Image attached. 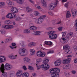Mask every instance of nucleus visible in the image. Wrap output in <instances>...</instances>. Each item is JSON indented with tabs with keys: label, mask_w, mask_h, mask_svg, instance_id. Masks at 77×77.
I'll list each match as a JSON object with an SVG mask.
<instances>
[{
	"label": "nucleus",
	"mask_w": 77,
	"mask_h": 77,
	"mask_svg": "<svg viewBox=\"0 0 77 77\" xmlns=\"http://www.w3.org/2000/svg\"><path fill=\"white\" fill-rule=\"evenodd\" d=\"M36 66L37 69L38 70L40 68H42L43 71H46V70H48L50 68V66L47 63H43L39 66L37 65Z\"/></svg>",
	"instance_id": "1"
},
{
	"label": "nucleus",
	"mask_w": 77,
	"mask_h": 77,
	"mask_svg": "<svg viewBox=\"0 0 77 77\" xmlns=\"http://www.w3.org/2000/svg\"><path fill=\"white\" fill-rule=\"evenodd\" d=\"M18 53L20 56H24L27 55L29 53V52L26 50V48H22L19 49Z\"/></svg>",
	"instance_id": "2"
},
{
	"label": "nucleus",
	"mask_w": 77,
	"mask_h": 77,
	"mask_svg": "<svg viewBox=\"0 0 77 77\" xmlns=\"http://www.w3.org/2000/svg\"><path fill=\"white\" fill-rule=\"evenodd\" d=\"M56 33L54 31H51L48 32V35L49 36V38L51 39H55L57 38V35L56 34H54Z\"/></svg>",
	"instance_id": "3"
},
{
	"label": "nucleus",
	"mask_w": 77,
	"mask_h": 77,
	"mask_svg": "<svg viewBox=\"0 0 77 77\" xmlns=\"http://www.w3.org/2000/svg\"><path fill=\"white\" fill-rule=\"evenodd\" d=\"M62 36L61 39L60 40V42L62 44H65V43H67L68 42V40L67 39L65 38V36L66 35V32L64 31V32L61 33Z\"/></svg>",
	"instance_id": "4"
},
{
	"label": "nucleus",
	"mask_w": 77,
	"mask_h": 77,
	"mask_svg": "<svg viewBox=\"0 0 77 77\" xmlns=\"http://www.w3.org/2000/svg\"><path fill=\"white\" fill-rule=\"evenodd\" d=\"M58 3H59L58 0H55V3H54V2H51L49 6V9L50 10H53V9H54V7L57 5Z\"/></svg>",
	"instance_id": "5"
},
{
	"label": "nucleus",
	"mask_w": 77,
	"mask_h": 77,
	"mask_svg": "<svg viewBox=\"0 0 77 77\" xmlns=\"http://www.w3.org/2000/svg\"><path fill=\"white\" fill-rule=\"evenodd\" d=\"M46 17V16L43 15L41 16L39 18L36 19L35 20V22L36 24H41L44 21V18Z\"/></svg>",
	"instance_id": "6"
},
{
	"label": "nucleus",
	"mask_w": 77,
	"mask_h": 77,
	"mask_svg": "<svg viewBox=\"0 0 77 77\" xmlns=\"http://www.w3.org/2000/svg\"><path fill=\"white\" fill-rule=\"evenodd\" d=\"M54 68L51 69H50L49 71L50 73L52 74L51 75V77H59V75L58 73L55 72Z\"/></svg>",
	"instance_id": "7"
},
{
	"label": "nucleus",
	"mask_w": 77,
	"mask_h": 77,
	"mask_svg": "<svg viewBox=\"0 0 77 77\" xmlns=\"http://www.w3.org/2000/svg\"><path fill=\"white\" fill-rule=\"evenodd\" d=\"M2 65H3V69H5H5H6V70H10V69L12 68L11 65L8 63H6L4 66V64H2L1 65V66L0 65V68L1 67H2Z\"/></svg>",
	"instance_id": "8"
},
{
	"label": "nucleus",
	"mask_w": 77,
	"mask_h": 77,
	"mask_svg": "<svg viewBox=\"0 0 77 77\" xmlns=\"http://www.w3.org/2000/svg\"><path fill=\"white\" fill-rule=\"evenodd\" d=\"M69 48H70V46L69 45H66L63 46V50H66L65 51L66 54H70L72 53L71 51L69 50Z\"/></svg>",
	"instance_id": "9"
},
{
	"label": "nucleus",
	"mask_w": 77,
	"mask_h": 77,
	"mask_svg": "<svg viewBox=\"0 0 77 77\" xmlns=\"http://www.w3.org/2000/svg\"><path fill=\"white\" fill-rule=\"evenodd\" d=\"M0 70L2 73L1 75V77H8V74L6 72H5V69H3V65H2V67H0Z\"/></svg>",
	"instance_id": "10"
},
{
	"label": "nucleus",
	"mask_w": 77,
	"mask_h": 77,
	"mask_svg": "<svg viewBox=\"0 0 77 77\" xmlns=\"http://www.w3.org/2000/svg\"><path fill=\"white\" fill-rule=\"evenodd\" d=\"M37 56L38 57H44L45 56L46 54L45 52H42L41 51H38L36 53Z\"/></svg>",
	"instance_id": "11"
},
{
	"label": "nucleus",
	"mask_w": 77,
	"mask_h": 77,
	"mask_svg": "<svg viewBox=\"0 0 77 77\" xmlns=\"http://www.w3.org/2000/svg\"><path fill=\"white\" fill-rule=\"evenodd\" d=\"M73 32H70L66 35L65 38L66 39L68 40V41H69V39H71L72 38V37L73 36Z\"/></svg>",
	"instance_id": "12"
},
{
	"label": "nucleus",
	"mask_w": 77,
	"mask_h": 77,
	"mask_svg": "<svg viewBox=\"0 0 77 77\" xmlns=\"http://www.w3.org/2000/svg\"><path fill=\"white\" fill-rule=\"evenodd\" d=\"M2 28L8 30V29H11L14 28V26L10 25H4L2 26Z\"/></svg>",
	"instance_id": "13"
},
{
	"label": "nucleus",
	"mask_w": 77,
	"mask_h": 77,
	"mask_svg": "<svg viewBox=\"0 0 77 77\" xmlns=\"http://www.w3.org/2000/svg\"><path fill=\"white\" fill-rule=\"evenodd\" d=\"M71 11L72 12V17L73 18H75V17L77 15V10L72 9Z\"/></svg>",
	"instance_id": "14"
},
{
	"label": "nucleus",
	"mask_w": 77,
	"mask_h": 77,
	"mask_svg": "<svg viewBox=\"0 0 77 77\" xmlns=\"http://www.w3.org/2000/svg\"><path fill=\"white\" fill-rule=\"evenodd\" d=\"M70 62H71V59L68 58L63 60L62 61V63L63 64H68Z\"/></svg>",
	"instance_id": "15"
},
{
	"label": "nucleus",
	"mask_w": 77,
	"mask_h": 77,
	"mask_svg": "<svg viewBox=\"0 0 77 77\" xmlns=\"http://www.w3.org/2000/svg\"><path fill=\"white\" fill-rule=\"evenodd\" d=\"M6 60V58L5 56L3 55H0V63L4 62Z\"/></svg>",
	"instance_id": "16"
},
{
	"label": "nucleus",
	"mask_w": 77,
	"mask_h": 77,
	"mask_svg": "<svg viewBox=\"0 0 77 77\" xmlns=\"http://www.w3.org/2000/svg\"><path fill=\"white\" fill-rule=\"evenodd\" d=\"M23 60L24 63H27V62H30L31 60L27 57H24L23 59Z\"/></svg>",
	"instance_id": "17"
},
{
	"label": "nucleus",
	"mask_w": 77,
	"mask_h": 77,
	"mask_svg": "<svg viewBox=\"0 0 77 77\" xmlns=\"http://www.w3.org/2000/svg\"><path fill=\"white\" fill-rule=\"evenodd\" d=\"M10 11L11 12H14V13H18V9L15 7L12 8Z\"/></svg>",
	"instance_id": "18"
},
{
	"label": "nucleus",
	"mask_w": 77,
	"mask_h": 77,
	"mask_svg": "<svg viewBox=\"0 0 77 77\" xmlns=\"http://www.w3.org/2000/svg\"><path fill=\"white\" fill-rule=\"evenodd\" d=\"M62 61L59 60H56L54 62V64L55 66H59V65H60Z\"/></svg>",
	"instance_id": "19"
},
{
	"label": "nucleus",
	"mask_w": 77,
	"mask_h": 77,
	"mask_svg": "<svg viewBox=\"0 0 77 77\" xmlns=\"http://www.w3.org/2000/svg\"><path fill=\"white\" fill-rule=\"evenodd\" d=\"M9 77H15L16 73L14 71H11L9 74Z\"/></svg>",
	"instance_id": "20"
},
{
	"label": "nucleus",
	"mask_w": 77,
	"mask_h": 77,
	"mask_svg": "<svg viewBox=\"0 0 77 77\" xmlns=\"http://www.w3.org/2000/svg\"><path fill=\"white\" fill-rule=\"evenodd\" d=\"M22 71L19 70H18L16 73V76L17 77H21L22 76Z\"/></svg>",
	"instance_id": "21"
},
{
	"label": "nucleus",
	"mask_w": 77,
	"mask_h": 77,
	"mask_svg": "<svg viewBox=\"0 0 77 77\" xmlns=\"http://www.w3.org/2000/svg\"><path fill=\"white\" fill-rule=\"evenodd\" d=\"M7 3L8 4V6H9L10 7H11V6H13L14 5V3L13 2L10 1H7Z\"/></svg>",
	"instance_id": "22"
},
{
	"label": "nucleus",
	"mask_w": 77,
	"mask_h": 77,
	"mask_svg": "<svg viewBox=\"0 0 77 77\" xmlns=\"http://www.w3.org/2000/svg\"><path fill=\"white\" fill-rule=\"evenodd\" d=\"M42 58H37L36 59V65H39L41 62H42Z\"/></svg>",
	"instance_id": "23"
},
{
	"label": "nucleus",
	"mask_w": 77,
	"mask_h": 77,
	"mask_svg": "<svg viewBox=\"0 0 77 77\" xmlns=\"http://www.w3.org/2000/svg\"><path fill=\"white\" fill-rule=\"evenodd\" d=\"M29 75H30L29 73L27 72H24L22 74V77H29Z\"/></svg>",
	"instance_id": "24"
},
{
	"label": "nucleus",
	"mask_w": 77,
	"mask_h": 77,
	"mask_svg": "<svg viewBox=\"0 0 77 77\" xmlns=\"http://www.w3.org/2000/svg\"><path fill=\"white\" fill-rule=\"evenodd\" d=\"M4 23L5 24H12V22L10 20H7L4 21Z\"/></svg>",
	"instance_id": "25"
},
{
	"label": "nucleus",
	"mask_w": 77,
	"mask_h": 77,
	"mask_svg": "<svg viewBox=\"0 0 77 77\" xmlns=\"http://www.w3.org/2000/svg\"><path fill=\"white\" fill-rule=\"evenodd\" d=\"M35 50L33 49H30V55L31 56H34L35 54Z\"/></svg>",
	"instance_id": "26"
},
{
	"label": "nucleus",
	"mask_w": 77,
	"mask_h": 77,
	"mask_svg": "<svg viewBox=\"0 0 77 77\" xmlns=\"http://www.w3.org/2000/svg\"><path fill=\"white\" fill-rule=\"evenodd\" d=\"M13 1H16L18 4H23L24 2V0H12Z\"/></svg>",
	"instance_id": "27"
},
{
	"label": "nucleus",
	"mask_w": 77,
	"mask_h": 77,
	"mask_svg": "<svg viewBox=\"0 0 77 77\" xmlns=\"http://www.w3.org/2000/svg\"><path fill=\"white\" fill-rule=\"evenodd\" d=\"M42 6H44V7H45V8H46L47 6V4H46V2H45V0H42Z\"/></svg>",
	"instance_id": "28"
},
{
	"label": "nucleus",
	"mask_w": 77,
	"mask_h": 77,
	"mask_svg": "<svg viewBox=\"0 0 77 77\" xmlns=\"http://www.w3.org/2000/svg\"><path fill=\"white\" fill-rule=\"evenodd\" d=\"M29 29L31 30H36L37 29V28L35 26H32L30 27Z\"/></svg>",
	"instance_id": "29"
},
{
	"label": "nucleus",
	"mask_w": 77,
	"mask_h": 77,
	"mask_svg": "<svg viewBox=\"0 0 77 77\" xmlns=\"http://www.w3.org/2000/svg\"><path fill=\"white\" fill-rule=\"evenodd\" d=\"M5 5H6V4L4 2H0V8H3V6H5Z\"/></svg>",
	"instance_id": "30"
},
{
	"label": "nucleus",
	"mask_w": 77,
	"mask_h": 77,
	"mask_svg": "<svg viewBox=\"0 0 77 77\" xmlns=\"http://www.w3.org/2000/svg\"><path fill=\"white\" fill-rule=\"evenodd\" d=\"M49 52L47 53V54H53L54 53V50L52 49H50L48 50Z\"/></svg>",
	"instance_id": "31"
},
{
	"label": "nucleus",
	"mask_w": 77,
	"mask_h": 77,
	"mask_svg": "<svg viewBox=\"0 0 77 77\" xmlns=\"http://www.w3.org/2000/svg\"><path fill=\"white\" fill-rule=\"evenodd\" d=\"M42 32L41 31H34V34L35 35H39L41 34Z\"/></svg>",
	"instance_id": "32"
},
{
	"label": "nucleus",
	"mask_w": 77,
	"mask_h": 77,
	"mask_svg": "<svg viewBox=\"0 0 77 77\" xmlns=\"http://www.w3.org/2000/svg\"><path fill=\"white\" fill-rule=\"evenodd\" d=\"M0 32L2 35H5L6 33V30L2 29L0 30Z\"/></svg>",
	"instance_id": "33"
},
{
	"label": "nucleus",
	"mask_w": 77,
	"mask_h": 77,
	"mask_svg": "<svg viewBox=\"0 0 77 77\" xmlns=\"http://www.w3.org/2000/svg\"><path fill=\"white\" fill-rule=\"evenodd\" d=\"M11 19L14 18L16 17V14L14 13H11Z\"/></svg>",
	"instance_id": "34"
},
{
	"label": "nucleus",
	"mask_w": 77,
	"mask_h": 77,
	"mask_svg": "<svg viewBox=\"0 0 77 77\" xmlns=\"http://www.w3.org/2000/svg\"><path fill=\"white\" fill-rule=\"evenodd\" d=\"M11 41L12 38H11V37L7 38L5 39V41L6 43L7 42H11Z\"/></svg>",
	"instance_id": "35"
},
{
	"label": "nucleus",
	"mask_w": 77,
	"mask_h": 77,
	"mask_svg": "<svg viewBox=\"0 0 77 77\" xmlns=\"http://www.w3.org/2000/svg\"><path fill=\"white\" fill-rule=\"evenodd\" d=\"M26 10L27 12H32L33 10L32 9V8H29V7H27L26 8Z\"/></svg>",
	"instance_id": "36"
},
{
	"label": "nucleus",
	"mask_w": 77,
	"mask_h": 77,
	"mask_svg": "<svg viewBox=\"0 0 77 77\" xmlns=\"http://www.w3.org/2000/svg\"><path fill=\"white\" fill-rule=\"evenodd\" d=\"M55 72L59 74V72H60V69L57 68H55Z\"/></svg>",
	"instance_id": "37"
},
{
	"label": "nucleus",
	"mask_w": 77,
	"mask_h": 77,
	"mask_svg": "<svg viewBox=\"0 0 77 77\" xmlns=\"http://www.w3.org/2000/svg\"><path fill=\"white\" fill-rule=\"evenodd\" d=\"M64 74H65V76L66 77H69V75H70V73L66 71H65L64 72Z\"/></svg>",
	"instance_id": "38"
},
{
	"label": "nucleus",
	"mask_w": 77,
	"mask_h": 77,
	"mask_svg": "<svg viewBox=\"0 0 77 77\" xmlns=\"http://www.w3.org/2000/svg\"><path fill=\"white\" fill-rule=\"evenodd\" d=\"M71 17V14L69 11H68L66 14V18H69Z\"/></svg>",
	"instance_id": "39"
},
{
	"label": "nucleus",
	"mask_w": 77,
	"mask_h": 77,
	"mask_svg": "<svg viewBox=\"0 0 77 77\" xmlns=\"http://www.w3.org/2000/svg\"><path fill=\"white\" fill-rule=\"evenodd\" d=\"M21 19V17L20 16H17V17L15 18V20L16 21H20Z\"/></svg>",
	"instance_id": "40"
},
{
	"label": "nucleus",
	"mask_w": 77,
	"mask_h": 77,
	"mask_svg": "<svg viewBox=\"0 0 77 77\" xmlns=\"http://www.w3.org/2000/svg\"><path fill=\"white\" fill-rule=\"evenodd\" d=\"M23 32L25 33H30V31L29 29H26L23 30Z\"/></svg>",
	"instance_id": "41"
},
{
	"label": "nucleus",
	"mask_w": 77,
	"mask_h": 77,
	"mask_svg": "<svg viewBox=\"0 0 77 77\" xmlns=\"http://www.w3.org/2000/svg\"><path fill=\"white\" fill-rule=\"evenodd\" d=\"M11 13L8 14L6 16V18H9V19H11Z\"/></svg>",
	"instance_id": "42"
},
{
	"label": "nucleus",
	"mask_w": 77,
	"mask_h": 77,
	"mask_svg": "<svg viewBox=\"0 0 77 77\" xmlns=\"http://www.w3.org/2000/svg\"><path fill=\"white\" fill-rule=\"evenodd\" d=\"M49 62V59H45L43 60V63H48Z\"/></svg>",
	"instance_id": "43"
},
{
	"label": "nucleus",
	"mask_w": 77,
	"mask_h": 77,
	"mask_svg": "<svg viewBox=\"0 0 77 77\" xmlns=\"http://www.w3.org/2000/svg\"><path fill=\"white\" fill-rule=\"evenodd\" d=\"M35 7L36 8H37L39 9V10L41 11H44V10L41 8V7H40V6H38V5H35Z\"/></svg>",
	"instance_id": "44"
},
{
	"label": "nucleus",
	"mask_w": 77,
	"mask_h": 77,
	"mask_svg": "<svg viewBox=\"0 0 77 77\" xmlns=\"http://www.w3.org/2000/svg\"><path fill=\"white\" fill-rule=\"evenodd\" d=\"M28 69H29V70H33V69H34V68H33L32 66H29Z\"/></svg>",
	"instance_id": "45"
},
{
	"label": "nucleus",
	"mask_w": 77,
	"mask_h": 77,
	"mask_svg": "<svg viewBox=\"0 0 77 77\" xmlns=\"http://www.w3.org/2000/svg\"><path fill=\"white\" fill-rule=\"evenodd\" d=\"M34 14L36 16H38V15L39 14V13L38 11H35L34 12Z\"/></svg>",
	"instance_id": "46"
},
{
	"label": "nucleus",
	"mask_w": 77,
	"mask_h": 77,
	"mask_svg": "<svg viewBox=\"0 0 77 77\" xmlns=\"http://www.w3.org/2000/svg\"><path fill=\"white\" fill-rule=\"evenodd\" d=\"M69 5V3H66L64 4V7L66 8H67L68 7V6Z\"/></svg>",
	"instance_id": "47"
},
{
	"label": "nucleus",
	"mask_w": 77,
	"mask_h": 77,
	"mask_svg": "<svg viewBox=\"0 0 77 77\" xmlns=\"http://www.w3.org/2000/svg\"><path fill=\"white\" fill-rule=\"evenodd\" d=\"M63 69H68L67 65H64L63 66Z\"/></svg>",
	"instance_id": "48"
},
{
	"label": "nucleus",
	"mask_w": 77,
	"mask_h": 77,
	"mask_svg": "<svg viewBox=\"0 0 77 77\" xmlns=\"http://www.w3.org/2000/svg\"><path fill=\"white\" fill-rule=\"evenodd\" d=\"M26 44V42L25 41H22L20 42V45H24Z\"/></svg>",
	"instance_id": "49"
},
{
	"label": "nucleus",
	"mask_w": 77,
	"mask_h": 77,
	"mask_svg": "<svg viewBox=\"0 0 77 77\" xmlns=\"http://www.w3.org/2000/svg\"><path fill=\"white\" fill-rule=\"evenodd\" d=\"M31 42L32 47H33V46H35V45H36V43L35 42Z\"/></svg>",
	"instance_id": "50"
},
{
	"label": "nucleus",
	"mask_w": 77,
	"mask_h": 77,
	"mask_svg": "<svg viewBox=\"0 0 77 77\" xmlns=\"http://www.w3.org/2000/svg\"><path fill=\"white\" fill-rule=\"evenodd\" d=\"M63 28L62 27H60L58 28V30L59 31H62Z\"/></svg>",
	"instance_id": "51"
},
{
	"label": "nucleus",
	"mask_w": 77,
	"mask_h": 77,
	"mask_svg": "<svg viewBox=\"0 0 77 77\" xmlns=\"http://www.w3.org/2000/svg\"><path fill=\"white\" fill-rule=\"evenodd\" d=\"M13 55H14L13 54L9 55H8V57H9V58H10V59H12Z\"/></svg>",
	"instance_id": "52"
},
{
	"label": "nucleus",
	"mask_w": 77,
	"mask_h": 77,
	"mask_svg": "<svg viewBox=\"0 0 77 77\" xmlns=\"http://www.w3.org/2000/svg\"><path fill=\"white\" fill-rule=\"evenodd\" d=\"M28 47H32V45L31 42L29 43L28 44Z\"/></svg>",
	"instance_id": "53"
},
{
	"label": "nucleus",
	"mask_w": 77,
	"mask_h": 77,
	"mask_svg": "<svg viewBox=\"0 0 77 77\" xmlns=\"http://www.w3.org/2000/svg\"><path fill=\"white\" fill-rule=\"evenodd\" d=\"M67 69H69L71 67V65L70 64H69L67 65Z\"/></svg>",
	"instance_id": "54"
},
{
	"label": "nucleus",
	"mask_w": 77,
	"mask_h": 77,
	"mask_svg": "<svg viewBox=\"0 0 77 77\" xmlns=\"http://www.w3.org/2000/svg\"><path fill=\"white\" fill-rule=\"evenodd\" d=\"M73 48L74 49L75 51H77V46H74L73 47Z\"/></svg>",
	"instance_id": "55"
},
{
	"label": "nucleus",
	"mask_w": 77,
	"mask_h": 77,
	"mask_svg": "<svg viewBox=\"0 0 77 77\" xmlns=\"http://www.w3.org/2000/svg\"><path fill=\"white\" fill-rule=\"evenodd\" d=\"M17 55H13L12 58V59H15L17 58Z\"/></svg>",
	"instance_id": "56"
},
{
	"label": "nucleus",
	"mask_w": 77,
	"mask_h": 77,
	"mask_svg": "<svg viewBox=\"0 0 77 77\" xmlns=\"http://www.w3.org/2000/svg\"><path fill=\"white\" fill-rule=\"evenodd\" d=\"M53 28L51 27L47 28H46V30H52Z\"/></svg>",
	"instance_id": "57"
},
{
	"label": "nucleus",
	"mask_w": 77,
	"mask_h": 77,
	"mask_svg": "<svg viewBox=\"0 0 77 77\" xmlns=\"http://www.w3.org/2000/svg\"><path fill=\"white\" fill-rule=\"evenodd\" d=\"M45 43L46 45H48V43H50V42H49V41H45Z\"/></svg>",
	"instance_id": "58"
},
{
	"label": "nucleus",
	"mask_w": 77,
	"mask_h": 77,
	"mask_svg": "<svg viewBox=\"0 0 77 77\" xmlns=\"http://www.w3.org/2000/svg\"><path fill=\"white\" fill-rule=\"evenodd\" d=\"M9 47L11 48V49H14V48H15L17 47L16 46L14 47L11 46H10Z\"/></svg>",
	"instance_id": "59"
},
{
	"label": "nucleus",
	"mask_w": 77,
	"mask_h": 77,
	"mask_svg": "<svg viewBox=\"0 0 77 77\" xmlns=\"http://www.w3.org/2000/svg\"><path fill=\"white\" fill-rule=\"evenodd\" d=\"M23 68L24 70H27V68H26V66H23Z\"/></svg>",
	"instance_id": "60"
},
{
	"label": "nucleus",
	"mask_w": 77,
	"mask_h": 77,
	"mask_svg": "<svg viewBox=\"0 0 77 77\" xmlns=\"http://www.w3.org/2000/svg\"><path fill=\"white\" fill-rule=\"evenodd\" d=\"M49 43H48V45H52V42L51 41H49Z\"/></svg>",
	"instance_id": "61"
},
{
	"label": "nucleus",
	"mask_w": 77,
	"mask_h": 77,
	"mask_svg": "<svg viewBox=\"0 0 77 77\" xmlns=\"http://www.w3.org/2000/svg\"><path fill=\"white\" fill-rule=\"evenodd\" d=\"M72 74H75V73H76V71H75V70H72Z\"/></svg>",
	"instance_id": "62"
},
{
	"label": "nucleus",
	"mask_w": 77,
	"mask_h": 77,
	"mask_svg": "<svg viewBox=\"0 0 77 77\" xmlns=\"http://www.w3.org/2000/svg\"><path fill=\"white\" fill-rule=\"evenodd\" d=\"M32 75L34 76V77H36V74L35 73H32Z\"/></svg>",
	"instance_id": "63"
},
{
	"label": "nucleus",
	"mask_w": 77,
	"mask_h": 77,
	"mask_svg": "<svg viewBox=\"0 0 77 77\" xmlns=\"http://www.w3.org/2000/svg\"><path fill=\"white\" fill-rule=\"evenodd\" d=\"M75 26H76L77 27V19H76L75 20Z\"/></svg>",
	"instance_id": "64"
}]
</instances>
